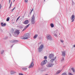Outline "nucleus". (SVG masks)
Here are the masks:
<instances>
[{
	"label": "nucleus",
	"mask_w": 75,
	"mask_h": 75,
	"mask_svg": "<svg viewBox=\"0 0 75 75\" xmlns=\"http://www.w3.org/2000/svg\"><path fill=\"white\" fill-rule=\"evenodd\" d=\"M49 57L50 59H51L50 62L52 63L56 59V57H54V55L52 54H50Z\"/></svg>",
	"instance_id": "nucleus-1"
},
{
	"label": "nucleus",
	"mask_w": 75,
	"mask_h": 75,
	"mask_svg": "<svg viewBox=\"0 0 75 75\" xmlns=\"http://www.w3.org/2000/svg\"><path fill=\"white\" fill-rule=\"evenodd\" d=\"M30 36V34L29 33H26L25 35V36L23 37V38L22 39L23 40H27L28 37H29Z\"/></svg>",
	"instance_id": "nucleus-2"
},
{
	"label": "nucleus",
	"mask_w": 75,
	"mask_h": 75,
	"mask_svg": "<svg viewBox=\"0 0 75 75\" xmlns=\"http://www.w3.org/2000/svg\"><path fill=\"white\" fill-rule=\"evenodd\" d=\"M47 60H45L43 61L41 63V65L42 66H43V65H44L45 64H47Z\"/></svg>",
	"instance_id": "nucleus-3"
},
{
	"label": "nucleus",
	"mask_w": 75,
	"mask_h": 75,
	"mask_svg": "<svg viewBox=\"0 0 75 75\" xmlns=\"http://www.w3.org/2000/svg\"><path fill=\"white\" fill-rule=\"evenodd\" d=\"M44 48V45H41L39 48H38V51L39 52H41L42 50V48Z\"/></svg>",
	"instance_id": "nucleus-4"
},
{
	"label": "nucleus",
	"mask_w": 75,
	"mask_h": 75,
	"mask_svg": "<svg viewBox=\"0 0 75 75\" xmlns=\"http://www.w3.org/2000/svg\"><path fill=\"white\" fill-rule=\"evenodd\" d=\"M34 64V62H33L30 65L29 67V68H33Z\"/></svg>",
	"instance_id": "nucleus-5"
},
{
	"label": "nucleus",
	"mask_w": 75,
	"mask_h": 75,
	"mask_svg": "<svg viewBox=\"0 0 75 75\" xmlns=\"http://www.w3.org/2000/svg\"><path fill=\"white\" fill-rule=\"evenodd\" d=\"M75 16H74V15H72L71 17V20H72L71 22H73L75 20Z\"/></svg>",
	"instance_id": "nucleus-6"
},
{
	"label": "nucleus",
	"mask_w": 75,
	"mask_h": 75,
	"mask_svg": "<svg viewBox=\"0 0 75 75\" xmlns=\"http://www.w3.org/2000/svg\"><path fill=\"white\" fill-rule=\"evenodd\" d=\"M53 64L52 63H49L47 65V67H52V66H53Z\"/></svg>",
	"instance_id": "nucleus-7"
},
{
	"label": "nucleus",
	"mask_w": 75,
	"mask_h": 75,
	"mask_svg": "<svg viewBox=\"0 0 75 75\" xmlns=\"http://www.w3.org/2000/svg\"><path fill=\"white\" fill-rule=\"evenodd\" d=\"M62 57H65L66 54L65 51H62Z\"/></svg>",
	"instance_id": "nucleus-8"
},
{
	"label": "nucleus",
	"mask_w": 75,
	"mask_h": 75,
	"mask_svg": "<svg viewBox=\"0 0 75 75\" xmlns=\"http://www.w3.org/2000/svg\"><path fill=\"white\" fill-rule=\"evenodd\" d=\"M29 25H30V24H28V25H26V26H25V28L23 29L22 30L23 31H24L25 30H26V29L27 28H28V27H29Z\"/></svg>",
	"instance_id": "nucleus-9"
},
{
	"label": "nucleus",
	"mask_w": 75,
	"mask_h": 75,
	"mask_svg": "<svg viewBox=\"0 0 75 75\" xmlns=\"http://www.w3.org/2000/svg\"><path fill=\"white\" fill-rule=\"evenodd\" d=\"M28 23H29V21L28 20H26L23 22V24H28Z\"/></svg>",
	"instance_id": "nucleus-10"
},
{
	"label": "nucleus",
	"mask_w": 75,
	"mask_h": 75,
	"mask_svg": "<svg viewBox=\"0 0 75 75\" xmlns=\"http://www.w3.org/2000/svg\"><path fill=\"white\" fill-rule=\"evenodd\" d=\"M1 24L2 27H4L6 25V24L5 23H3V22L1 23Z\"/></svg>",
	"instance_id": "nucleus-11"
},
{
	"label": "nucleus",
	"mask_w": 75,
	"mask_h": 75,
	"mask_svg": "<svg viewBox=\"0 0 75 75\" xmlns=\"http://www.w3.org/2000/svg\"><path fill=\"white\" fill-rule=\"evenodd\" d=\"M47 38L48 40H50V39H51V35H48L47 36Z\"/></svg>",
	"instance_id": "nucleus-12"
},
{
	"label": "nucleus",
	"mask_w": 75,
	"mask_h": 75,
	"mask_svg": "<svg viewBox=\"0 0 75 75\" xmlns=\"http://www.w3.org/2000/svg\"><path fill=\"white\" fill-rule=\"evenodd\" d=\"M15 33L16 34H17V35H18V34H20V32L18 30H16V31Z\"/></svg>",
	"instance_id": "nucleus-13"
},
{
	"label": "nucleus",
	"mask_w": 75,
	"mask_h": 75,
	"mask_svg": "<svg viewBox=\"0 0 75 75\" xmlns=\"http://www.w3.org/2000/svg\"><path fill=\"white\" fill-rule=\"evenodd\" d=\"M16 73V72L15 71H11V74H14Z\"/></svg>",
	"instance_id": "nucleus-14"
},
{
	"label": "nucleus",
	"mask_w": 75,
	"mask_h": 75,
	"mask_svg": "<svg viewBox=\"0 0 75 75\" xmlns=\"http://www.w3.org/2000/svg\"><path fill=\"white\" fill-rule=\"evenodd\" d=\"M31 20H35V17H34V16L33 15L32 18L31 19Z\"/></svg>",
	"instance_id": "nucleus-15"
},
{
	"label": "nucleus",
	"mask_w": 75,
	"mask_h": 75,
	"mask_svg": "<svg viewBox=\"0 0 75 75\" xmlns=\"http://www.w3.org/2000/svg\"><path fill=\"white\" fill-rule=\"evenodd\" d=\"M35 20H31V23L32 24H34L35 23Z\"/></svg>",
	"instance_id": "nucleus-16"
},
{
	"label": "nucleus",
	"mask_w": 75,
	"mask_h": 75,
	"mask_svg": "<svg viewBox=\"0 0 75 75\" xmlns=\"http://www.w3.org/2000/svg\"><path fill=\"white\" fill-rule=\"evenodd\" d=\"M62 71V70H58L56 72V74H59V73H60V72H61V71Z\"/></svg>",
	"instance_id": "nucleus-17"
},
{
	"label": "nucleus",
	"mask_w": 75,
	"mask_h": 75,
	"mask_svg": "<svg viewBox=\"0 0 75 75\" xmlns=\"http://www.w3.org/2000/svg\"><path fill=\"white\" fill-rule=\"evenodd\" d=\"M38 37V35H35L33 37L34 38H36Z\"/></svg>",
	"instance_id": "nucleus-18"
},
{
	"label": "nucleus",
	"mask_w": 75,
	"mask_h": 75,
	"mask_svg": "<svg viewBox=\"0 0 75 75\" xmlns=\"http://www.w3.org/2000/svg\"><path fill=\"white\" fill-rule=\"evenodd\" d=\"M27 68L24 67L23 68V70H24V71H25V70H27Z\"/></svg>",
	"instance_id": "nucleus-19"
},
{
	"label": "nucleus",
	"mask_w": 75,
	"mask_h": 75,
	"mask_svg": "<svg viewBox=\"0 0 75 75\" xmlns=\"http://www.w3.org/2000/svg\"><path fill=\"white\" fill-rule=\"evenodd\" d=\"M9 19H10V18L9 17H8L6 19V21H9Z\"/></svg>",
	"instance_id": "nucleus-20"
},
{
	"label": "nucleus",
	"mask_w": 75,
	"mask_h": 75,
	"mask_svg": "<svg viewBox=\"0 0 75 75\" xmlns=\"http://www.w3.org/2000/svg\"><path fill=\"white\" fill-rule=\"evenodd\" d=\"M51 27H52V28L54 27V24H53L52 23H51Z\"/></svg>",
	"instance_id": "nucleus-21"
},
{
	"label": "nucleus",
	"mask_w": 75,
	"mask_h": 75,
	"mask_svg": "<svg viewBox=\"0 0 75 75\" xmlns=\"http://www.w3.org/2000/svg\"><path fill=\"white\" fill-rule=\"evenodd\" d=\"M71 69H72V71H73V72H75V70H74V68H72Z\"/></svg>",
	"instance_id": "nucleus-22"
},
{
	"label": "nucleus",
	"mask_w": 75,
	"mask_h": 75,
	"mask_svg": "<svg viewBox=\"0 0 75 75\" xmlns=\"http://www.w3.org/2000/svg\"><path fill=\"white\" fill-rule=\"evenodd\" d=\"M20 18V16H19L18 18L17 19V20H16V21H17L18 20V19H19V18Z\"/></svg>",
	"instance_id": "nucleus-23"
},
{
	"label": "nucleus",
	"mask_w": 75,
	"mask_h": 75,
	"mask_svg": "<svg viewBox=\"0 0 75 75\" xmlns=\"http://www.w3.org/2000/svg\"><path fill=\"white\" fill-rule=\"evenodd\" d=\"M3 52H4V50H2V51H1V54H3Z\"/></svg>",
	"instance_id": "nucleus-24"
},
{
	"label": "nucleus",
	"mask_w": 75,
	"mask_h": 75,
	"mask_svg": "<svg viewBox=\"0 0 75 75\" xmlns=\"http://www.w3.org/2000/svg\"><path fill=\"white\" fill-rule=\"evenodd\" d=\"M15 8H16V7H15L13 9V10H11V11L12 12H13V11L15 9Z\"/></svg>",
	"instance_id": "nucleus-25"
},
{
	"label": "nucleus",
	"mask_w": 75,
	"mask_h": 75,
	"mask_svg": "<svg viewBox=\"0 0 75 75\" xmlns=\"http://www.w3.org/2000/svg\"><path fill=\"white\" fill-rule=\"evenodd\" d=\"M44 59H46L47 58V56H45L44 57Z\"/></svg>",
	"instance_id": "nucleus-26"
},
{
	"label": "nucleus",
	"mask_w": 75,
	"mask_h": 75,
	"mask_svg": "<svg viewBox=\"0 0 75 75\" xmlns=\"http://www.w3.org/2000/svg\"><path fill=\"white\" fill-rule=\"evenodd\" d=\"M62 75H67V74L65 73H63L62 74Z\"/></svg>",
	"instance_id": "nucleus-27"
},
{
	"label": "nucleus",
	"mask_w": 75,
	"mask_h": 75,
	"mask_svg": "<svg viewBox=\"0 0 75 75\" xmlns=\"http://www.w3.org/2000/svg\"><path fill=\"white\" fill-rule=\"evenodd\" d=\"M33 11V8L32 10H31L30 13V14H31V13H32V11Z\"/></svg>",
	"instance_id": "nucleus-28"
},
{
	"label": "nucleus",
	"mask_w": 75,
	"mask_h": 75,
	"mask_svg": "<svg viewBox=\"0 0 75 75\" xmlns=\"http://www.w3.org/2000/svg\"><path fill=\"white\" fill-rule=\"evenodd\" d=\"M25 3H27L28 2V0H25Z\"/></svg>",
	"instance_id": "nucleus-29"
},
{
	"label": "nucleus",
	"mask_w": 75,
	"mask_h": 75,
	"mask_svg": "<svg viewBox=\"0 0 75 75\" xmlns=\"http://www.w3.org/2000/svg\"><path fill=\"white\" fill-rule=\"evenodd\" d=\"M60 41H61V42H64V40H60Z\"/></svg>",
	"instance_id": "nucleus-30"
},
{
	"label": "nucleus",
	"mask_w": 75,
	"mask_h": 75,
	"mask_svg": "<svg viewBox=\"0 0 75 75\" xmlns=\"http://www.w3.org/2000/svg\"><path fill=\"white\" fill-rule=\"evenodd\" d=\"M64 60V58H63L62 59V61H63Z\"/></svg>",
	"instance_id": "nucleus-31"
},
{
	"label": "nucleus",
	"mask_w": 75,
	"mask_h": 75,
	"mask_svg": "<svg viewBox=\"0 0 75 75\" xmlns=\"http://www.w3.org/2000/svg\"><path fill=\"white\" fill-rule=\"evenodd\" d=\"M19 75H23V74H21V73H19Z\"/></svg>",
	"instance_id": "nucleus-32"
},
{
	"label": "nucleus",
	"mask_w": 75,
	"mask_h": 75,
	"mask_svg": "<svg viewBox=\"0 0 75 75\" xmlns=\"http://www.w3.org/2000/svg\"><path fill=\"white\" fill-rule=\"evenodd\" d=\"M16 42V41H14V40H13L12 42Z\"/></svg>",
	"instance_id": "nucleus-33"
},
{
	"label": "nucleus",
	"mask_w": 75,
	"mask_h": 75,
	"mask_svg": "<svg viewBox=\"0 0 75 75\" xmlns=\"http://www.w3.org/2000/svg\"><path fill=\"white\" fill-rule=\"evenodd\" d=\"M54 36H55V37H57V35L56 34H55Z\"/></svg>",
	"instance_id": "nucleus-34"
},
{
	"label": "nucleus",
	"mask_w": 75,
	"mask_h": 75,
	"mask_svg": "<svg viewBox=\"0 0 75 75\" xmlns=\"http://www.w3.org/2000/svg\"><path fill=\"white\" fill-rule=\"evenodd\" d=\"M11 3L10 5V7H11Z\"/></svg>",
	"instance_id": "nucleus-35"
},
{
	"label": "nucleus",
	"mask_w": 75,
	"mask_h": 75,
	"mask_svg": "<svg viewBox=\"0 0 75 75\" xmlns=\"http://www.w3.org/2000/svg\"><path fill=\"white\" fill-rule=\"evenodd\" d=\"M73 47H75V45H74Z\"/></svg>",
	"instance_id": "nucleus-36"
},
{
	"label": "nucleus",
	"mask_w": 75,
	"mask_h": 75,
	"mask_svg": "<svg viewBox=\"0 0 75 75\" xmlns=\"http://www.w3.org/2000/svg\"><path fill=\"white\" fill-rule=\"evenodd\" d=\"M1 4H0V9L1 8Z\"/></svg>",
	"instance_id": "nucleus-37"
},
{
	"label": "nucleus",
	"mask_w": 75,
	"mask_h": 75,
	"mask_svg": "<svg viewBox=\"0 0 75 75\" xmlns=\"http://www.w3.org/2000/svg\"><path fill=\"white\" fill-rule=\"evenodd\" d=\"M14 1H15V0H13V2H14Z\"/></svg>",
	"instance_id": "nucleus-38"
},
{
	"label": "nucleus",
	"mask_w": 75,
	"mask_h": 75,
	"mask_svg": "<svg viewBox=\"0 0 75 75\" xmlns=\"http://www.w3.org/2000/svg\"><path fill=\"white\" fill-rule=\"evenodd\" d=\"M45 0H44V2L45 1Z\"/></svg>",
	"instance_id": "nucleus-39"
},
{
	"label": "nucleus",
	"mask_w": 75,
	"mask_h": 75,
	"mask_svg": "<svg viewBox=\"0 0 75 75\" xmlns=\"http://www.w3.org/2000/svg\"><path fill=\"white\" fill-rule=\"evenodd\" d=\"M59 35H60V33H59Z\"/></svg>",
	"instance_id": "nucleus-40"
}]
</instances>
